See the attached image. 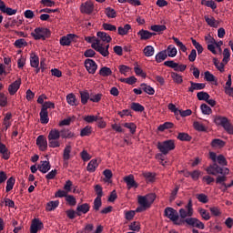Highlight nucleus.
<instances>
[{
    "mask_svg": "<svg viewBox=\"0 0 233 233\" xmlns=\"http://www.w3.org/2000/svg\"><path fill=\"white\" fill-rule=\"evenodd\" d=\"M156 201V193H150L146 196H138V204L140 207L137 208L136 212H145L147 208L152 207V203Z\"/></svg>",
    "mask_w": 233,
    "mask_h": 233,
    "instance_id": "nucleus-1",
    "label": "nucleus"
},
{
    "mask_svg": "<svg viewBox=\"0 0 233 233\" xmlns=\"http://www.w3.org/2000/svg\"><path fill=\"white\" fill-rule=\"evenodd\" d=\"M214 123L217 125V127H223L228 134L233 136V126L232 123H230V120L227 118V116H216L214 117Z\"/></svg>",
    "mask_w": 233,
    "mask_h": 233,
    "instance_id": "nucleus-2",
    "label": "nucleus"
},
{
    "mask_svg": "<svg viewBox=\"0 0 233 233\" xmlns=\"http://www.w3.org/2000/svg\"><path fill=\"white\" fill-rule=\"evenodd\" d=\"M206 172L207 174H209V176H218L219 174H223L224 176H228L230 169H228V167L223 168L219 167V165H218V163L216 162L209 165L206 168Z\"/></svg>",
    "mask_w": 233,
    "mask_h": 233,
    "instance_id": "nucleus-3",
    "label": "nucleus"
},
{
    "mask_svg": "<svg viewBox=\"0 0 233 233\" xmlns=\"http://www.w3.org/2000/svg\"><path fill=\"white\" fill-rule=\"evenodd\" d=\"M157 148L161 152V154H163V156H167L168 152L176 148V143L172 139L157 142Z\"/></svg>",
    "mask_w": 233,
    "mask_h": 233,
    "instance_id": "nucleus-4",
    "label": "nucleus"
},
{
    "mask_svg": "<svg viewBox=\"0 0 233 233\" xmlns=\"http://www.w3.org/2000/svg\"><path fill=\"white\" fill-rule=\"evenodd\" d=\"M50 29L45 28V27H38L35 28L34 33H31L32 37L35 39V41H39V39H45L48 38L50 36Z\"/></svg>",
    "mask_w": 233,
    "mask_h": 233,
    "instance_id": "nucleus-5",
    "label": "nucleus"
},
{
    "mask_svg": "<svg viewBox=\"0 0 233 233\" xmlns=\"http://www.w3.org/2000/svg\"><path fill=\"white\" fill-rule=\"evenodd\" d=\"M164 216L168 218L170 221H173L174 225H183V222H181L182 220L177 222V219H179V214L177 213V210L173 208H166Z\"/></svg>",
    "mask_w": 233,
    "mask_h": 233,
    "instance_id": "nucleus-6",
    "label": "nucleus"
},
{
    "mask_svg": "<svg viewBox=\"0 0 233 233\" xmlns=\"http://www.w3.org/2000/svg\"><path fill=\"white\" fill-rule=\"evenodd\" d=\"M181 223L182 225H184V223H187V225H188L189 227H196V228H199L200 230L205 229V224L197 218H187L182 220Z\"/></svg>",
    "mask_w": 233,
    "mask_h": 233,
    "instance_id": "nucleus-7",
    "label": "nucleus"
},
{
    "mask_svg": "<svg viewBox=\"0 0 233 233\" xmlns=\"http://www.w3.org/2000/svg\"><path fill=\"white\" fill-rule=\"evenodd\" d=\"M186 208L187 211L185 208L179 209V216L182 219H185V218H192V216H194V208H192V198H189Z\"/></svg>",
    "mask_w": 233,
    "mask_h": 233,
    "instance_id": "nucleus-8",
    "label": "nucleus"
},
{
    "mask_svg": "<svg viewBox=\"0 0 233 233\" xmlns=\"http://www.w3.org/2000/svg\"><path fill=\"white\" fill-rule=\"evenodd\" d=\"M45 225L39 218H34L31 222L30 233H37L39 230H43Z\"/></svg>",
    "mask_w": 233,
    "mask_h": 233,
    "instance_id": "nucleus-9",
    "label": "nucleus"
},
{
    "mask_svg": "<svg viewBox=\"0 0 233 233\" xmlns=\"http://www.w3.org/2000/svg\"><path fill=\"white\" fill-rule=\"evenodd\" d=\"M80 12L90 15L94 12V3L92 1L83 3L80 6Z\"/></svg>",
    "mask_w": 233,
    "mask_h": 233,
    "instance_id": "nucleus-10",
    "label": "nucleus"
},
{
    "mask_svg": "<svg viewBox=\"0 0 233 233\" xmlns=\"http://www.w3.org/2000/svg\"><path fill=\"white\" fill-rule=\"evenodd\" d=\"M36 146L39 147L41 152H46V150L48 148L46 137L43 135L38 136L36 138Z\"/></svg>",
    "mask_w": 233,
    "mask_h": 233,
    "instance_id": "nucleus-11",
    "label": "nucleus"
},
{
    "mask_svg": "<svg viewBox=\"0 0 233 233\" xmlns=\"http://www.w3.org/2000/svg\"><path fill=\"white\" fill-rule=\"evenodd\" d=\"M124 182L127 184L128 190H130V188H137V187H139V184H137L134 178V175L126 176L124 177Z\"/></svg>",
    "mask_w": 233,
    "mask_h": 233,
    "instance_id": "nucleus-12",
    "label": "nucleus"
},
{
    "mask_svg": "<svg viewBox=\"0 0 233 233\" xmlns=\"http://www.w3.org/2000/svg\"><path fill=\"white\" fill-rule=\"evenodd\" d=\"M85 66L89 74H94L97 70V64L90 58L85 60Z\"/></svg>",
    "mask_w": 233,
    "mask_h": 233,
    "instance_id": "nucleus-13",
    "label": "nucleus"
},
{
    "mask_svg": "<svg viewBox=\"0 0 233 233\" xmlns=\"http://www.w3.org/2000/svg\"><path fill=\"white\" fill-rule=\"evenodd\" d=\"M20 86H21V78H18L17 80L10 84L8 86V92L10 96H15Z\"/></svg>",
    "mask_w": 233,
    "mask_h": 233,
    "instance_id": "nucleus-14",
    "label": "nucleus"
},
{
    "mask_svg": "<svg viewBox=\"0 0 233 233\" xmlns=\"http://www.w3.org/2000/svg\"><path fill=\"white\" fill-rule=\"evenodd\" d=\"M90 212V204L84 203L76 207V216H82V214H88Z\"/></svg>",
    "mask_w": 233,
    "mask_h": 233,
    "instance_id": "nucleus-15",
    "label": "nucleus"
},
{
    "mask_svg": "<svg viewBox=\"0 0 233 233\" xmlns=\"http://www.w3.org/2000/svg\"><path fill=\"white\" fill-rule=\"evenodd\" d=\"M76 37V36L74 34H69L66 36H62L60 39V45H62V46H70V43H72V41H74Z\"/></svg>",
    "mask_w": 233,
    "mask_h": 233,
    "instance_id": "nucleus-16",
    "label": "nucleus"
},
{
    "mask_svg": "<svg viewBox=\"0 0 233 233\" xmlns=\"http://www.w3.org/2000/svg\"><path fill=\"white\" fill-rule=\"evenodd\" d=\"M60 137H62V139H72V137H76V133L68 128H63L60 130Z\"/></svg>",
    "mask_w": 233,
    "mask_h": 233,
    "instance_id": "nucleus-17",
    "label": "nucleus"
},
{
    "mask_svg": "<svg viewBox=\"0 0 233 233\" xmlns=\"http://www.w3.org/2000/svg\"><path fill=\"white\" fill-rule=\"evenodd\" d=\"M232 86V75L228 76V81L226 82V86L225 88V94L228 96H233V87Z\"/></svg>",
    "mask_w": 233,
    "mask_h": 233,
    "instance_id": "nucleus-18",
    "label": "nucleus"
},
{
    "mask_svg": "<svg viewBox=\"0 0 233 233\" xmlns=\"http://www.w3.org/2000/svg\"><path fill=\"white\" fill-rule=\"evenodd\" d=\"M190 86L188 87V92H194V90H203L207 85L203 83H195L193 81H190Z\"/></svg>",
    "mask_w": 233,
    "mask_h": 233,
    "instance_id": "nucleus-19",
    "label": "nucleus"
},
{
    "mask_svg": "<svg viewBox=\"0 0 233 233\" xmlns=\"http://www.w3.org/2000/svg\"><path fill=\"white\" fill-rule=\"evenodd\" d=\"M37 168L40 172H42V174H46V172H48V170L51 168L50 162L41 161V164L37 166Z\"/></svg>",
    "mask_w": 233,
    "mask_h": 233,
    "instance_id": "nucleus-20",
    "label": "nucleus"
},
{
    "mask_svg": "<svg viewBox=\"0 0 233 233\" xmlns=\"http://www.w3.org/2000/svg\"><path fill=\"white\" fill-rule=\"evenodd\" d=\"M59 137H61V131L54 128L50 130L47 139L52 141V139H59Z\"/></svg>",
    "mask_w": 233,
    "mask_h": 233,
    "instance_id": "nucleus-21",
    "label": "nucleus"
},
{
    "mask_svg": "<svg viewBox=\"0 0 233 233\" xmlns=\"http://www.w3.org/2000/svg\"><path fill=\"white\" fill-rule=\"evenodd\" d=\"M211 147L213 148H223L225 145H227V142L219 139V138H215L211 141Z\"/></svg>",
    "mask_w": 233,
    "mask_h": 233,
    "instance_id": "nucleus-22",
    "label": "nucleus"
},
{
    "mask_svg": "<svg viewBox=\"0 0 233 233\" xmlns=\"http://www.w3.org/2000/svg\"><path fill=\"white\" fill-rule=\"evenodd\" d=\"M129 30H132V25H130L129 24H126L124 27L119 26L117 28L118 35H127Z\"/></svg>",
    "mask_w": 233,
    "mask_h": 233,
    "instance_id": "nucleus-23",
    "label": "nucleus"
},
{
    "mask_svg": "<svg viewBox=\"0 0 233 233\" xmlns=\"http://www.w3.org/2000/svg\"><path fill=\"white\" fill-rule=\"evenodd\" d=\"M201 5L203 6H208V8H211V10H216V8H218V5L214 0H201Z\"/></svg>",
    "mask_w": 233,
    "mask_h": 233,
    "instance_id": "nucleus-24",
    "label": "nucleus"
},
{
    "mask_svg": "<svg viewBox=\"0 0 233 233\" xmlns=\"http://www.w3.org/2000/svg\"><path fill=\"white\" fill-rule=\"evenodd\" d=\"M30 65L33 68L39 66V56L35 53H32L30 56Z\"/></svg>",
    "mask_w": 233,
    "mask_h": 233,
    "instance_id": "nucleus-25",
    "label": "nucleus"
},
{
    "mask_svg": "<svg viewBox=\"0 0 233 233\" xmlns=\"http://www.w3.org/2000/svg\"><path fill=\"white\" fill-rule=\"evenodd\" d=\"M48 121H50V119L48 118V111H46L45 109H41L40 122L42 123V125H47Z\"/></svg>",
    "mask_w": 233,
    "mask_h": 233,
    "instance_id": "nucleus-26",
    "label": "nucleus"
},
{
    "mask_svg": "<svg viewBox=\"0 0 233 233\" xmlns=\"http://www.w3.org/2000/svg\"><path fill=\"white\" fill-rule=\"evenodd\" d=\"M105 14L109 19H116V17H117V12H116L112 7H106L105 9Z\"/></svg>",
    "mask_w": 233,
    "mask_h": 233,
    "instance_id": "nucleus-27",
    "label": "nucleus"
},
{
    "mask_svg": "<svg viewBox=\"0 0 233 233\" xmlns=\"http://www.w3.org/2000/svg\"><path fill=\"white\" fill-rule=\"evenodd\" d=\"M59 207V200L50 201L46 204V210L47 212H52V210H56Z\"/></svg>",
    "mask_w": 233,
    "mask_h": 233,
    "instance_id": "nucleus-28",
    "label": "nucleus"
},
{
    "mask_svg": "<svg viewBox=\"0 0 233 233\" xmlns=\"http://www.w3.org/2000/svg\"><path fill=\"white\" fill-rule=\"evenodd\" d=\"M99 167V164H97V159H92L86 167L87 172H96V168Z\"/></svg>",
    "mask_w": 233,
    "mask_h": 233,
    "instance_id": "nucleus-29",
    "label": "nucleus"
},
{
    "mask_svg": "<svg viewBox=\"0 0 233 233\" xmlns=\"http://www.w3.org/2000/svg\"><path fill=\"white\" fill-rule=\"evenodd\" d=\"M137 35L140 36L141 41H147L150 39V31L141 29L138 33Z\"/></svg>",
    "mask_w": 233,
    "mask_h": 233,
    "instance_id": "nucleus-30",
    "label": "nucleus"
},
{
    "mask_svg": "<svg viewBox=\"0 0 233 233\" xmlns=\"http://www.w3.org/2000/svg\"><path fill=\"white\" fill-rule=\"evenodd\" d=\"M96 35H97V37H100V39L102 41H104L106 43H110L112 41V37L105 32L99 31L96 33Z\"/></svg>",
    "mask_w": 233,
    "mask_h": 233,
    "instance_id": "nucleus-31",
    "label": "nucleus"
},
{
    "mask_svg": "<svg viewBox=\"0 0 233 233\" xmlns=\"http://www.w3.org/2000/svg\"><path fill=\"white\" fill-rule=\"evenodd\" d=\"M71 153H72V146L66 145L63 153L64 161H68V159H70Z\"/></svg>",
    "mask_w": 233,
    "mask_h": 233,
    "instance_id": "nucleus-32",
    "label": "nucleus"
},
{
    "mask_svg": "<svg viewBox=\"0 0 233 233\" xmlns=\"http://www.w3.org/2000/svg\"><path fill=\"white\" fill-rule=\"evenodd\" d=\"M66 101L71 106H77V99H76V95L73 93L66 96Z\"/></svg>",
    "mask_w": 233,
    "mask_h": 233,
    "instance_id": "nucleus-33",
    "label": "nucleus"
},
{
    "mask_svg": "<svg viewBox=\"0 0 233 233\" xmlns=\"http://www.w3.org/2000/svg\"><path fill=\"white\" fill-rule=\"evenodd\" d=\"M80 97L82 105H86L88 103V99L90 100V94L88 91H80Z\"/></svg>",
    "mask_w": 233,
    "mask_h": 233,
    "instance_id": "nucleus-34",
    "label": "nucleus"
},
{
    "mask_svg": "<svg viewBox=\"0 0 233 233\" xmlns=\"http://www.w3.org/2000/svg\"><path fill=\"white\" fill-rule=\"evenodd\" d=\"M150 30H152L153 32H157L158 34H161V32H165V30H167V25H151Z\"/></svg>",
    "mask_w": 233,
    "mask_h": 233,
    "instance_id": "nucleus-35",
    "label": "nucleus"
},
{
    "mask_svg": "<svg viewBox=\"0 0 233 233\" xmlns=\"http://www.w3.org/2000/svg\"><path fill=\"white\" fill-rule=\"evenodd\" d=\"M197 97L198 99V101H208V99H210V95H208V93L205 92V91H201L198 92L197 94Z\"/></svg>",
    "mask_w": 233,
    "mask_h": 233,
    "instance_id": "nucleus-36",
    "label": "nucleus"
},
{
    "mask_svg": "<svg viewBox=\"0 0 233 233\" xmlns=\"http://www.w3.org/2000/svg\"><path fill=\"white\" fill-rule=\"evenodd\" d=\"M140 86L146 92V94H148L149 96H154V94H156V90H154L152 86L145 83L141 84Z\"/></svg>",
    "mask_w": 233,
    "mask_h": 233,
    "instance_id": "nucleus-37",
    "label": "nucleus"
},
{
    "mask_svg": "<svg viewBox=\"0 0 233 233\" xmlns=\"http://www.w3.org/2000/svg\"><path fill=\"white\" fill-rule=\"evenodd\" d=\"M14 185H15V178L11 177L6 181L5 192H10L14 188Z\"/></svg>",
    "mask_w": 233,
    "mask_h": 233,
    "instance_id": "nucleus-38",
    "label": "nucleus"
},
{
    "mask_svg": "<svg viewBox=\"0 0 233 233\" xmlns=\"http://www.w3.org/2000/svg\"><path fill=\"white\" fill-rule=\"evenodd\" d=\"M168 128H174V123H172V122H166V123L160 125L157 127V130H159V132H165V130H168Z\"/></svg>",
    "mask_w": 233,
    "mask_h": 233,
    "instance_id": "nucleus-39",
    "label": "nucleus"
},
{
    "mask_svg": "<svg viewBox=\"0 0 233 233\" xmlns=\"http://www.w3.org/2000/svg\"><path fill=\"white\" fill-rule=\"evenodd\" d=\"M112 74V69L110 67L104 66L99 70V76L102 77H108Z\"/></svg>",
    "mask_w": 233,
    "mask_h": 233,
    "instance_id": "nucleus-40",
    "label": "nucleus"
},
{
    "mask_svg": "<svg viewBox=\"0 0 233 233\" xmlns=\"http://www.w3.org/2000/svg\"><path fill=\"white\" fill-rule=\"evenodd\" d=\"M167 50L160 51L157 56H156V61L157 63H161L162 61H165L167 59Z\"/></svg>",
    "mask_w": 233,
    "mask_h": 233,
    "instance_id": "nucleus-41",
    "label": "nucleus"
},
{
    "mask_svg": "<svg viewBox=\"0 0 233 233\" xmlns=\"http://www.w3.org/2000/svg\"><path fill=\"white\" fill-rule=\"evenodd\" d=\"M164 65H165V66H168L169 68H174V70L176 72H177V70H179V67H177V66H179V64L174 62V60L166 61V62H164Z\"/></svg>",
    "mask_w": 233,
    "mask_h": 233,
    "instance_id": "nucleus-42",
    "label": "nucleus"
},
{
    "mask_svg": "<svg viewBox=\"0 0 233 233\" xmlns=\"http://www.w3.org/2000/svg\"><path fill=\"white\" fill-rule=\"evenodd\" d=\"M14 45L16 48H23L24 46H28V42L25 38H20L15 41Z\"/></svg>",
    "mask_w": 233,
    "mask_h": 233,
    "instance_id": "nucleus-43",
    "label": "nucleus"
},
{
    "mask_svg": "<svg viewBox=\"0 0 233 233\" xmlns=\"http://www.w3.org/2000/svg\"><path fill=\"white\" fill-rule=\"evenodd\" d=\"M131 110H134V112H144L145 106H141L139 103L133 102L131 104Z\"/></svg>",
    "mask_w": 233,
    "mask_h": 233,
    "instance_id": "nucleus-44",
    "label": "nucleus"
},
{
    "mask_svg": "<svg viewBox=\"0 0 233 233\" xmlns=\"http://www.w3.org/2000/svg\"><path fill=\"white\" fill-rule=\"evenodd\" d=\"M134 70H135L136 76H140V77H143V79H147V73H145V72L143 71V69H141V67L139 66V65H137V66L134 67Z\"/></svg>",
    "mask_w": 233,
    "mask_h": 233,
    "instance_id": "nucleus-45",
    "label": "nucleus"
},
{
    "mask_svg": "<svg viewBox=\"0 0 233 233\" xmlns=\"http://www.w3.org/2000/svg\"><path fill=\"white\" fill-rule=\"evenodd\" d=\"M101 46H103V45L101 44V40L95 38L94 42L91 45V48H93V50H96V52H99Z\"/></svg>",
    "mask_w": 233,
    "mask_h": 233,
    "instance_id": "nucleus-46",
    "label": "nucleus"
},
{
    "mask_svg": "<svg viewBox=\"0 0 233 233\" xmlns=\"http://www.w3.org/2000/svg\"><path fill=\"white\" fill-rule=\"evenodd\" d=\"M200 109L202 111V114H204L205 116H210V114H212V108H210V106H208V105L207 104H202L200 106Z\"/></svg>",
    "mask_w": 233,
    "mask_h": 233,
    "instance_id": "nucleus-47",
    "label": "nucleus"
},
{
    "mask_svg": "<svg viewBox=\"0 0 233 233\" xmlns=\"http://www.w3.org/2000/svg\"><path fill=\"white\" fill-rule=\"evenodd\" d=\"M198 212L202 218V219H205V221H208L210 219V213L207 211L205 208H198Z\"/></svg>",
    "mask_w": 233,
    "mask_h": 233,
    "instance_id": "nucleus-48",
    "label": "nucleus"
},
{
    "mask_svg": "<svg viewBox=\"0 0 233 233\" xmlns=\"http://www.w3.org/2000/svg\"><path fill=\"white\" fill-rule=\"evenodd\" d=\"M191 42L193 46H195L198 54H203V46H201V44H199L198 41H196V39L191 37Z\"/></svg>",
    "mask_w": 233,
    "mask_h": 233,
    "instance_id": "nucleus-49",
    "label": "nucleus"
},
{
    "mask_svg": "<svg viewBox=\"0 0 233 233\" xmlns=\"http://www.w3.org/2000/svg\"><path fill=\"white\" fill-rule=\"evenodd\" d=\"M108 48H110V45H106L105 47L101 46L100 49H98L99 54L103 56V57H108L110 52H108Z\"/></svg>",
    "mask_w": 233,
    "mask_h": 233,
    "instance_id": "nucleus-50",
    "label": "nucleus"
},
{
    "mask_svg": "<svg viewBox=\"0 0 233 233\" xmlns=\"http://www.w3.org/2000/svg\"><path fill=\"white\" fill-rule=\"evenodd\" d=\"M193 127L198 132H207V127L202 123L194 122Z\"/></svg>",
    "mask_w": 233,
    "mask_h": 233,
    "instance_id": "nucleus-51",
    "label": "nucleus"
},
{
    "mask_svg": "<svg viewBox=\"0 0 233 233\" xmlns=\"http://www.w3.org/2000/svg\"><path fill=\"white\" fill-rule=\"evenodd\" d=\"M66 201L68 203V205H70V207H76V205L77 204V200L73 195H67L66 197Z\"/></svg>",
    "mask_w": 233,
    "mask_h": 233,
    "instance_id": "nucleus-52",
    "label": "nucleus"
},
{
    "mask_svg": "<svg viewBox=\"0 0 233 233\" xmlns=\"http://www.w3.org/2000/svg\"><path fill=\"white\" fill-rule=\"evenodd\" d=\"M144 55L146 57H152L154 56V47L152 46H147L144 48Z\"/></svg>",
    "mask_w": 233,
    "mask_h": 233,
    "instance_id": "nucleus-53",
    "label": "nucleus"
},
{
    "mask_svg": "<svg viewBox=\"0 0 233 233\" xmlns=\"http://www.w3.org/2000/svg\"><path fill=\"white\" fill-rule=\"evenodd\" d=\"M102 205H103V202L101 198H96L94 200L93 210H95V212H99V208H101Z\"/></svg>",
    "mask_w": 233,
    "mask_h": 233,
    "instance_id": "nucleus-54",
    "label": "nucleus"
},
{
    "mask_svg": "<svg viewBox=\"0 0 233 233\" xmlns=\"http://www.w3.org/2000/svg\"><path fill=\"white\" fill-rule=\"evenodd\" d=\"M217 163H218L220 167H227V165H228V162H227V158L223 155H218L217 157Z\"/></svg>",
    "mask_w": 233,
    "mask_h": 233,
    "instance_id": "nucleus-55",
    "label": "nucleus"
},
{
    "mask_svg": "<svg viewBox=\"0 0 233 233\" xmlns=\"http://www.w3.org/2000/svg\"><path fill=\"white\" fill-rule=\"evenodd\" d=\"M177 139L179 141H192V137L188 133H178Z\"/></svg>",
    "mask_w": 233,
    "mask_h": 233,
    "instance_id": "nucleus-56",
    "label": "nucleus"
},
{
    "mask_svg": "<svg viewBox=\"0 0 233 233\" xmlns=\"http://www.w3.org/2000/svg\"><path fill=\"white\" fill-rule=\"evenodd\" d=\"M92 134V127L86 126L80 131L81 137H85L86 136H90Z\"/></svg>",
    "mask_w": 233,
    "mask_h": 233,
    "instance_id": "nucleus-57",
    "label": "nucleus"
},
{
    "mask_svg": "<svg viewBox=\"0 0 233 233\" xmlns=\"http://www.w3.org/2000/svg\"><path fill=\"white\" fill-rule=\"evenodd\" d=\"M171 77L175 83H177V85H181V83H183V76L177 73H171Z\"/></svg>",
    "mask_w": 233,
    "mask_h": 233,
    "instance_id": "nucleus-58",
    "label": "nucleus"
},
{
    "mask_svg": "<svg viewBox=\"0 0 233 233\" xmlns=\"http://www.w3.org/2000/svg\"><path fill=\"white\" fill-rule=\"evenodd\" d=\"M129 230H132L133 232H139V230H141V224H139V222H132L129 225Z\"/></svg>",
    "mask_w": 233,
    "mask_h": 233,
    "instance_id": "nucleus-59",
    "label": "nucleus"
},
{
    "mask_svg": "<svg viewBox=\"0 0 233 233\" xmlns=\"http://www.w3.org/2000/svg\"><path fill=\"white\" fill-rule=\"evenodd\" d=\"M213 63L216 66V68H218L219 70V72H225V64L224 63H219V60H218V58H213Z\"/></svg>",
    "mask_w": 233,
    "mask_h": 233,
    "instance_id": "nucleus-60",
    "label": "nucleus"
},
{
    "mask_svg": "<svg viewBox=\"0 0 233 233\" xmlns=\"http://www.w3.org/2000/svg\"><path fill=\"white\" fill-rule=\"evenodd\" d=\"M177 192H179V186H176L169 197V203H172L177 198Z\"/></svg>",
    "mask_w": 233,
    "mask_h": 233,
    "instance_id": "nucleus-61",
    "label": "nucleus"
},
{
    "mask_svg": "<svg viewBox=\"0 0 233 233\" xmlns=\"http://www.w3.org/2000/svg\"><path fill=\"white\" fill-rule=\"evenodd\" d=\"M173 41L176 43L177 46H179L180 47V50L183 51V52H187V46L182 44L181 41H179L177 39V37L176 36H173L172 37Z\"/></svg>",
    "mask_w": 233,
    "mask_h": 233,
    "instance_id": "nucleus-62",
    "label": "nucleus"
},
{
    "mask_svg": "<svg viewBox=\"0 0 233 233\" xmlns=\"http://www.w3.org/2000/svg\"><path fill=\"white\" fill-rule=\"evenodd\" d=\"M124 127L125 128L130 129L131 134H136V128H137V126H136L134 123H125Z\"/></svg>",
    "mask_w": 233,
    "mask_h": 233,
    "instance_id": "nucleus-63",
    "label": "nucleus"
},
{
    "mask_svg": "<svg viewBox=\"0 0 233 233\" xmlns=\"http://www.w3.org/2000/svg\"><path fill=\"white\" fill-rule=\"evenodd\" d=\"M48 108H56V104H54L53 102L47 101L42 105V108H41L42 110L48 111Z\"/></svg>",
    "mask_w": 233,
    "mask_h": 233,
    "instance_id": "nucleus-64",
    "label": "nucleus"
}]
</instances>
